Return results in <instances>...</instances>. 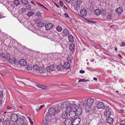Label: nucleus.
Here are the masks:
<instances>
[{"instance_id": "1", "label": "nucleus", "mask_w": 125, "mask_h": 125, "mask_svg": "<svg viewBox=\"0 0 125 125\" xmlns=\"http://www.w3.org/2000/svg\"><path fill=\"white\" fill-rule=\"evenodd\" d=\"M88 106L86 107L87 112H90L91 110V108L94 102L93 99L92 98H89L87 99Z\"/></svg>"}, {"instance_id": "2", "label": "nucleus", "mask_w": 125, "mask_h": 125, "mask_svg": "<svg viewBox=\"0 0 125 125\" xmlns=\"http://www.w3.org/2000/svg\"><path fill=\"white\" fill-rule=\"evenodd\" d=\"M55 109L53 108H50L49 110L48 113L50 116L51 117H53L54 116L55 114V109H57L56 107L58 108H59V106L57 104L55 105Z\"/></svg>"}, {"instance_id": "3", "label": "nucleus", "mask_w": 125, "mask_h": 125, "mask_svg": "<svg viewBox=\"0 0 125 125\" xmlns=\"http://www.w3.org/2000/svg\"><path fill=\"white\" fill-rule=\"evenodd\" d=\"M25 119V117L23 116H20L16 121L17 125H22L23 124Z\"/></svg>"}, {"instance_id": "4", "label": "nucleus", "mask_w": 125, "mask_h": 125, "mask_svg": "<svg viewBox=\"0 0 125 125\" xmlns=\"http://www.w3.org/2000/svg\"><path fill=\"white\" fill-rule=\"evenodd\" d=\"M70 105V103L68 101H64L62 104L60 106L61 109H64L66 108Z\"/></svg>"}, {"instance_id": "5", "label": "nucleus", "mask_w": 125, "mask_h": 125, "mask_svg": "<svg viewBox=\"0 0 125 125\" xmlns=\"http://www.w3.org/2000/svg\"><path fill=\"white\" fill-rule=\"evenodd\" d=\"M18 116L17 115L15 114H13L11 115V121L13 122H15L18 119Z\"/></svg>"}, {"instance_id": "6", "label": "nucleus", "mask_w": 125, "mask_h": 125, "mask_svg": "<svg viewBox=\"0 0 125 125\" xmlns=\"http://www.w3.org/2000/svg\"><path fill=\"white\" fill-rule=\"evenodd\" d=\"M69 115L70 118L72 119L75 118V115H77L75 111L70 110L69 112Z\"/></svg>"}, {"instance_id": "7", "label": "nucleus", "mask_w": 125, "mask_h": 125, "mask_svg": "<svg viewBox=\"0 0 125 125\" xmlns=\"http://www.w3.org/2000/svg\"><path fill=\"white\" fill-rule=\"evenodd\" d=\"M81 119L79 117H77L72 122V125H77L80 123Z\"/></svg>"}, {"instance_id": "8", "label": "nucleus", "mask_w": 125, "mask_h": 125, "mask_svg": "<svg viewBox=\"0 0 125 125\" xmlns=\"http://www.w3.org/2000/svg\"><path fill=\"white\" fill-rule=\"evenodd\" d=\"M82 109L80 107H78L77 108L75 111V113L77 116L80 115L82 113Z\"/></svg>"}, {"instance_id": "9", "label": "nucleus", "mask_w": 125, "mask_h": 125, "mask_svg": "<svg viewBox=\"0 0 125 125\" xmlns=\"http://www.w3.org/2000/svg\"><path fill=\"white\" fill-rule=\"evenodd\" d=\"M2 57V58H5L6 61H7V62H9L11 59L10 57V55L9 53H8L4 54V55H3Z\"/></svg>"}, {"instance_id": "10", "label": "nucleus", "mask_w": 125, "mask_h": 125, "mask_svg": "<svg viewBox=\"0 0 125 125\" xmlns=\"http://www.w3.org/2000/svg\"><path fill=\"white\" fill-rule=\"evenodd\" d=\"M81 104L83 106H85V111L87 112L86 107L87 106H88V105L87 101V99H85L83 100L82 101Z\"/></svg>"}, {"instance_id": "11", "label": "nucleus", "mask_w": 125, "mask_h": 125, "mask_svg": "<svg viewBox=\"0 0 125 125\" xmlns=\"http://www.w3.org/2000/svg\"><path fill=\"white\" fill-rule=\"evenodd\" d=\"M115 11L118 14H120L123 12V9L122 7H119L116 9Z\"/></svg>"}, {"instance_id": "12", "label": "nucleus", "mask_w": 125, "mask_h": 125, "mask_svg": "<svg viewBox=\"0 0 125 125\" xmlns=\"http://www.w3.org/2000/svg\"><path fill=\"white\" fill-rule=\"evenodd\" d=\"M64 123L65 125H71L72 124V121L70 119H66Z\"/></svg>"}, {"instance_id": "13", "label": "nucleus", "mask_w": 125, "mask_h": 125, "mask_svg": "<svg viewBox=\"0 0 125 125\" xmlns=\"http://www.w3.org/2000/svg\"><path fill=\"white\" fill-rule=\"evenodd\" d=\"M97 108L98 109H103L104 107V104L103 103L101 102L98 103L97 105Z\"/></svg>"}, {"instance_id": "14", "label": "nucleus", "mask_w": 125, "mask_h": 125, "mask_svg": "<svg viewBox=\"0 0 125 125\" xmlns=\"http://www.w3.org/2000/svg\"><path fill=\"white\" fill-rule=\"evenodd\" d=\"M62 35L63 36H66L69 34V31L66 29H63L62 32Z\"/></svg>"}, {"instance_id": "15", "label": "nucleus", "mask_w": 125, "mask_h": 125, "mask_svg": "<svg viewBox=\"0 0 125 125\" xmlns=\"http://www.w3.org/2000/svg\"><path fill=\"white\" fill-rule=\"evenodd\" d=\"M56 123L58 124H61L63 120L62 118L60 117H59L55 118Z\"/></svg>"}, {"instance_id": "16", "label": "nucleus", "mask_w": 125, "mask_h": 125, "mask_svg": "<svg viewBox=\"0 0 125 125\" xmlns=\"http://www.w3.org/2000/svg\"><path fill=\"white\" fill-rule=\"evenodd\" d=\"M80 13L82 15L85 16L87 14V12L83 8V9H82L81 10Z\"/></svg>"}, {"instance_id": "17", "label": "nucleus", "mask_w": 125, "mask_h": 125, "mask_svg": "<svg viewBox=\"0 0 125 125\" xmlns=\"http://www.w3.org/2000/svg\"><path fill=\"white\" fill-rule=\"evenodd\" d=\"M20 63L21 65L22 66H24L27 64L26 61L24 59H21L20 61Z\"/></svg>"}, {"instance_id": "18", "label": "nucleus", "mask_w": 125, "mask_h": 125, "mask_svg": "<svg viewBox=\"0 0 125 125\" xmlns=\"http://www.w3.org/2000/svg\"><path fill=\"white\" fill-rule=\"evenodd\" d=\"M114 121V119L113 118L108 116L107 118L106 121L109 124H111Z\"/></svg>"}, {"instance_id": "19", "label": "nucleus", "mask_w": 125, "mask_h": 125, "mask_svg": "<svg viewBox=\"0 0 125 125\" xmlns=\"http://www.w3.org/2000/svg\"><path fill=\"white\" fill-rule=\"evenodd\" d=\"M63 67L65 69H68L70 67V63L69 62H66L64 63Z\"/></svg>"}, {"instance_id": "20", "label": "nucleus", "mask_w": 125, "mask_h": 125, "mask_svg": "<svg viewBox=\"0 0 125 125\" xmlns=\"http://www.w3.org/2000/svg\"><path fill=\"white\" fill-rule=\"evenodd\" d=\"M61 116L62 119H67L68 117V113L66 111L63 112L61 114Z\"/></svg>"}, {"instance_id": "21", "label": "nucleus", "mask_w": 125, "mask_h": 125, "mask_svg": "<svg viewBox=\"0 0 125 125\" xmlns=\"http://www.w3.org/2000/svg\"><path fill=\"white\" fill-rule=\"evenodd\" d=\"M53 27V25L51 23H48L45 25V28L47 30H49Z\"/></svg>"}, {"instance_id": "22", "label": "nucleus", "mask_w": 125, "mask_h": 125, "mask_svg": "<svg viewBox=\"0 0 125 125\" xmlns=\"http://www.w3.org/2000/svg\"><path fill=\"white\" fill-rule=\"evenodd\" d=\"M69 48L71 52H73L75 49V47L74 44L73 43L70 44L69 45Z\"/></svg>"}, {"instance_id": "23", "label": "nucleus", "mask_w": 125, "mask_h": 125, "mask_svg": "<svg viewBox=\"0 0 125 125\" xmlns=\"http://www.w3.org/2000/svg\"><path fill=\"white\" fill-rule=\"evenodd\" d=\"M69 41L70 42H73L74 41L73 36L71 35H69L68 36Z\"/></svg>"}, {"instance_id": "24", "label": "nucleus", "mask_w": 125, "mask_h": 125, "mask_svg": "<svg viewBox=\"0 0 125 125\" xmlns=\"http://www.w3.org/2000/svg\"><path fill=\"white\" fill-rule=\"evenodd\" d=\"M94 13L96 15H99L101 13V10L99 9H97L95 10L94 11Z\"/></svg>"}, {"instance_id": "25", "label": "nucleus", "mask_w": 125, "mask_h": 125, "mask_svg": "<svg viewBox=\"0 0 125 125\" xmlns=\"http://www.w3.org/2000/svg\"><path fill=\"white\" fill-rule=\"evenodd\" d=\"M69 106V108L71 109H74L77 106V105L75 103L70 104Z\"/></svg>"}, {"instance_id": "26", "label": "nucleus", "mask_w": 125, "mask_h": 125, "mask_svg": "<svg viewBox=\"0 0 125 125\" xmlns=\"http://www.w3.org/2000/svg\"><path fill=\"white\" fill-rule=\"evenodd\" d=\"M17 62L16 59L14 57H13L10 59L9 63H13L14 64H15Z\"/></svg>"}, {"instance_id": "27", "label": "nucleus", "mask_w": 125, "mask_h": 125, "mask_svg": "<svg viewBox=\"0 0 125 125\" xmlns=\"http://www.w3.org/2000/svg\"><path fill=\"white\" fill-rule=\"evenodd\" d=\"M67 59L69 62H71L73 60V57L72 55H69L67 57Z\"/></svg>"}, {"instance_id": "28", "label": "nucleus", "mask_w": 125, "mask_h": 125, "mask_svg": "<svg viewBox=\"0 0 125 125\" xmlns=\"http://www.w3.org/2000/svg\"><path fill=\"white\" fill-rule=\"evenodd\" d=\"M57 68L59 71H62L64 69L62 65L60 64L57 66Z\"/></svg>"}, {"instance_id": "29", "label": "nucleus", "mask_w": 125, "mask_h": 125, "mask_svg": "<svg viewBox=\"0 0 125 125\" xmlns=\"http://www.w3.org/2000/svg\"><path fill=\"white\" fill-rule=\"evenodd\" d=\"M111 114V112L108 110L106 111L104 113V115L105 116H109Z\"/></svg>"}, {"instance_id": "30", "label": "nucleus", "mask_w": 125, "mask_h": 125, "mask_svg": "<svg viewBox=\"0 0 125 125\" xmlns=\"http://www.w3.org/2000/svg\"><path fill=\"white\" fill-rule=\"evenodd\" d=\"M39 68V67L37 64H34L33 66V69L35 71L38 70Z\"/></svg>"}, {"instance_id": "31", "label": "nucleus", "mask_w": 125, "mask_h": 125, "mask_svg": "<svg viewBox=\"0 0 125 125\" xmlns=\"http://www.w3.org/2000/svg\"><path fill=\"white\" fill-rule=\"evenodd\" d=\"M10 120L8 118L6 119L4 121L5 125H9L10 123Z\"/></svg>"}, {"instance_id": "32", "label": "nucleus", "mask_w": 125, "mask_h": 125, "mask_svg": "<svg viewBox=\"0 0 125 125\" xmlns=\"http://www.w3.org/2000/svg\"><path fill=\"white\" fill-rule=\"evenodd\" d=\"M47 68L48 69L50 70H54L55 69V67L52 65L48 66Z\"/></svg>"}, {"instance_id": "33", "label": "nucleus", "mask_w": 125, "mask_h": 125, "mask_svg": "<svg viewBox=\"0 0 125 125\" xmlns=\"http://www.w3.org/2000/svg\"><path fill=\"white\" fill-rule=\"evenodd\" d=\"M56 29L57 31L58 32H61L62 31V29L61 27L59 25L56 26Z\"/></svg>"}, {"instance_id": "34", "label": "nucleus", "mask_w": 125, "mask_h": 125, "mask_svg": "<svg viewBox=\"0 0 125 125\" xmlns=\"http://www.w3.org/2000/svg\"><path fill=\"white\" fill-rule=\"evenodd\" d=\"M74 7L75 10H77L80 9V7L79 5L75 4L74 5Z\"/></svg>"}, {"instance_id": "35", "label": "nucleus", "mask_w": 125, "mask_h": 125, "mask_svg": "<svg viewBox=\"0 0 125 125\" xmlns=\"http://www.w3.org/2000/svg\"><path fill=\"white\" fill-rule=\"evenodd\" d=\"M34 13L32 11H30L28 12L27 14V15L29 17H31L34 14Z\"/></svg>"}, {"instance_id": "36", "label": "nucleus", "mask_w": 125, "mask_h": 125, "mask_svg": "<svg viewBox=\"0 0 125 125\" xmlns=\"http://www.w3.org/2000/svg\"><path fill=\"white\" fill-rule=\"evenodd\" d=\"M39 73L41 74H42V73L44 72V70L43 69L42 67H39V69H38V70Z\"/></svg>"}, {"instance_id": "37", "label": "nucleus", "mask_w": 125, "mask_h": 125, "mask_svg": "<svg viewBox=\"0 0 125 125\" xmlns=\"http://www.w3.org/2000/svg\"><path fill=\"white\" fill-rule=\"evenodd\" d=\"M49 122V120H46L44 119L43 121V125H48Z\"/></svg>"}, {"instance_id": "38", "label": "nucleus", "mask_w": 125, "mask_h": 125, "mask_svg": "<svg viewBox=\"0 0 125 125\" xmlns=\"http://www.w3.org/2000/svg\"><path fill=\"white\" fill-rule=\"evenodd\" d=\"M21 2L23 4L26 5L28 2V0H21Z\"/></svg>"}, {"instance_id": "39", "label": "nucleus", "mask_w": 125, "mask_h": 125, "mask_svg": "<svg viewBox=\"0 0 125 125\" xmlns=\"http://www.w3.org/2000/svg\"><path fill=\"white\" fill-rule=\"evenodd\" d=\"M85 20L88 23H96V22L95 21H92L91 20H89L88 19H85Z\"/></svg>"}, {"instance_id": "40", "label": "nucleus", "mask_w": 125, "mask_h": 125, "mask_svg": "<svg viewBox=\"0 0 125 125\" xmlns=\"http://www.w3.org/2000/svg\"><path fill=\"white\" fill-rule=\"evenodd\" d=\"M26 68L28 70H31L32 69L31 66L28 64L26 66Z\"/></svg>"}, {"instance_id": "41", "label": "nucleus", "mask_w": 125, "mask_h": 125, "mask_svg": "<svg viewBox=\"0 0 125 125\" xmlns=\"http://www.w3.org/2000/svg\"><path fill=\"white\" fill-rule=\"evenodd\" d=\"M38 87L43 89H44L45 88V86L44 85H41V84H38L37 85Z\"/></svg>"}, {"instance_id": "42", "label": "nucleus", "mask_w": 125, "mask_h": 125, "mask_svg": "<svg viewBox=\"0 0 125 125\" xmlns=\"http://www.w3.org/2000/svg\"><path fill=\"white\" fill-rule=\"evenodd\" d=\"M14 3L16 5H18L19 4L20 2L18 0H16L14 1Z\"/></svg>"}, {"instance_id": "43", "label": "nucleus", "mask_w": 125, "mask_h": 125, "mask_svg": "<svg viewBox=\"0 0 125 125\" xmlns=\"http://www.w3.org/2000/svg\"><path fill=\"white\" fill-rule=\"evenodd\" d=\"M45 106L44 104H43V105H41L40 107L39 108L36 109V110L37 112H38L42 108H43L44 106Z\"/></svg>"}, {"instance_id": "44", "label": "nucleus", "mask_w": 125, "mask_h": 125, "mask_svg": "<svg viewBox=\"0 0 125 125\" xmlns=\"http://www.w3.org/2000/svg\"><path fill=\"white\" fill-rule=\"evenodd\" d=\"M31 5L30 4H27L26 6V8L29 10H31Z\"/></svg>"}, {"instance_id": "45", "label": "nucleus", "mask_w": 125, "mask_h": 125, "mask_svg": "<svg viewBox=\"0 0 125 125\" xmlns=\"http://www.w3.org/2000/svg\"><path fill=\"white\" fill-rule=\"evenodd\" d=\"M19 82L20 83L19 84V85L22 87L24 86V83L23 82L21 81H19Z\"/></svg>"}, {"instance_id": "46", "label": "nucleus", "mask_w": 125, "mask_h": 125, "mask_svg": "<svg viewBox=\"0 0 125 125\" xmlns=\"http://www.w3.org/2000/svg\"><path fill=\"white\" fill-rule=\"evenodd\" d=\"M82 1L81 0H76L75 2L76 3V4L77 5H79L81 3Z\"/></svg>"}, {"instance_id": "47", "label": "nucleus", "mask_w": 125, "mask_h": 125, "mask_svg": "<svg viewBox=\"0 0 125 125\" xmlns=\"http://www.w3.org/2000/svg\"><path fill=\"white\" fill-rule=\"evenodd\" d=\"M106 11L104 9L101 11V13L102 15H104L106 14Z\"/></svg>"}, {"instance_id": "48", "label": "nucleus", "mask_w": 125, "mask_h": 125, "mask_svg": "<svg viewBox=\"0 0 125 125\" xmlns=\"http://www.w3.org/2000/svg\"><path fill=\"white\" fill-rule=\"evenodd\" d=\"M117 26L116 25H112L110 27V28H112L114 30L117 28Z\"/></svg>"}, {"instance_id": "49", "label": "nucleus", "mask_w": 125, "mask_h": 125, "mask_svg": "<svg viewBox=\"0 0 125 125\" xmlns=\"http://www.w3.org/2000/svg\"><path fill=\"white\" fill-rule=\"evenodd\" d=\"M75 99H71L70 102L71 104H73L75 103Z\"/></svg>"}, {"instance_id": "50", "label": "nucleus", "mask_w": 125, "mask_h": 125, "mask_svg": "<svg viewBox=\"0 0 125 125\" xmlns=\"http://www.w3.org/2000/svg\"><path fill=\"white\" fill-rule=\"evenodd\" d=\"M120 45L121 46H125V43L123 42H121L120 43Z\"/></svg>"}, {"instance_id": "51", "label": "nucleus", "mask_w": 125, "mask_h": 125, "mask_svg": "<svg viewBox=\"0 0 125 125\" xmlns=\"http://www.w3.org/2000/svg\"><path fill=\"white\" fill-rule=\"evenodd\" d=\"M85 79H81L80 80L78 81V82H85Z\"/></svg>"}, {"instance_id": "52", "label": "nucleus", "mask_w": 125, "mask_h": 125, "mask_svg": "<svg viewBox=\"0 0 125 125\" xmlns=\"http://www.w3.org/2000/svg\"><path fill=\"white\" fill-rule=\"evenodd\" d=\"M48 115L47 114H46L44 116V119H46V120H48Z\"/></svg>"}, {"instance_id": "53", "label": "nucleus", "mask_w": 125, "mask_h": 125, "mask_svg": "<svg viewBox=\"0 0 125 125\" xmlns=\"http://www.w3.org/2000/svg\"><path fill=\"white\" fill-rule=\"evenodd\" d=\"M38 26L40 27H42V26L43 25V24H41V23H39L38 24Z\"/></svg>"}, {"instance_id": "54", "label": "nucleus", "mask_w": 125, "mask_h": 125, "mask_svg": "<svg viewBox=\"0 0 125 125\" xmlns=\"http://www.w3.org/2000/svg\"><path fill=\"white\" fill-rule=\"evenodd\" d=\"M3 94L2 91H0V97H2L3 96Z\"/></svg>"}, {"instance_id": "55", "label": "nucleus", "mask_w": 125, "mask_h": 125, "mask_svg": "<svg viewBox=\"0 0 125 125\" xmlns=\"http://www.w3.org/2000/svg\"><path fill=\"white\" fill-rule=\"evenodd\" d=\"M64 15L65 16L66 18H68L69 17V16L68 15V14L66 13H65L64 14Z\"/></svg>"}, {"instance_id": "56", "label": "nucleus", "mask_w": 125, "mask_h": 125, "mask_svg": "<svg viewBox=\"0 0 125 125\" xmlns=\"http://www.w3.org/2000/svg\"><path fill=\"white\" fill-rule=\"evenodd\" d=\"M79 72L80 73H84L85 72L84 71V70H80V71H79Z\"/></svg>"}, {"instance_id": "57", "label": "nucleus", "mask_w": 125, "mask_h": 125, "mask_svg": "<svg viewBox=\"0 0 125 125\" xmlns=\"http://www.w3.org/2000/svg\"><path fill=\"white\" fill-rule=\"evenodd\" d=\"M60 3L61 6H62L63 5V3L61 1H60Z\"/></svg>"}, {"instance_id": "58", "label": "nucleus", "mask_w": 125, "mask_h": 125, "mask_svg": "<svg viewBox=\"0 0 125 125\" xmlns=\"http://www.w3.org/2000/svg\"><path fill=\"white\" fill-rule=\"evenodd\" d=\"M40 15L41 14L40 12H38L36 14V15L38 16H40Z\"/></svg>"}, {"instance_id": "59", "label": "nucleus", "mask_w": 125, "mask_h": 125, "mask_svg": "<svg viewBox=\"0 0 125 125\" xmlns=\"http://www.w3.org/2000/svg\"><path fill=\"white\" fill-rule=\"evenodd\" d=\"M68 3H69L71 1V0H65Z\"/></svg>"}, {"instance_id": "60", "label": "nucleus", "mask_w": 125, "mask_h": 125, "mask_svg": "<svg viewBox=\"0 0 125 125\" xmlns=\"http://www.w3.org/2000/svg\"><path fill=\"white\" fill-rule=\"evenodd\" d=\"M2 100L1 99H0V105L2 103Z\"/></svg>"}, {"instance_id": "61", "label": "nucleus", "mask_w": 125, "mask_h": 125, "mask_svg": "<svg viewBox=\"0 0 125 125\" xmlns=\"http://www.w3.org/2000/svg\"><path fill=\"white\" fill-rule=\"evenodd\" d=\"M54 4L57 7H59V6L56 3L54 2Z\"/></svg>"}, {"instance_id": "62", "label": "nucleus", "mask_w": 125, "mask_h": 125, "mask_svg": "<svg viewBox=\"0 0 125 125\" xmlns=\"http://www.w3.org/2000/svg\"><path fill=\"white\" fill-rule=\"evenodd\" d=\"M22 10L23 11H25V9L24 8H22Z\"/></svg>"}, {"instance_id": "63", "label": "nucleus", "mask_w": 125, "mask_h": 125, "mask_svg": "<svg viewBox=\"0 0 125 125\" xmlns=\"http://www.w3.org/2000/svg\"><path fill=\"white\" fill-rule=\"evenodd\" d=\"M93 79L95 81H96L97 80V79L95 77L94 78H93Z\"/></svg>"}, {"instance_id": "64", "label": "nucleus", "mask_w": 125, "mask_h": 125, "mask_svg": "<svg viewBox=\"0 0 125 125\" xmlns=\"http://www.w3.org/2000/svg\"><path fill=\"white\" fill-rule=\"evenodd\" d=\"M31 3L34 4L35 5H36L35 4H34L32 1H31Z\"/></svg>"}]
</instances>
